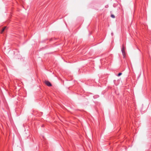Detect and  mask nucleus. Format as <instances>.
<instances>
[{
	"label": "nucleus",
	"instance_id": "1",
	"mask_svg": "<svg viewBox=\"0 0 151 151\" xmlns=\"http://www.w3.org/2000/svg\"><path fill=\"white\" fill-rule=\"evenodd\" d=\"M125 47L124 46V45L123 44L122 45V48L121 50L124 57H125L126 55V53L125 51Z\"/></svg>",
	"mask_w": 151,
	"mask_h": 151
},
{
	"label": "nucleus",
	"instance_id": "2",
	"mask_svg": "<svg viewBox=\"0 0 151 151\" xmlns=\"http://www.w3.org/2000/svg\"><path fill=\"white\" fill-rule=\"evenodd\" d=\"M45 83L48 86H51L52 84L49 81H45Z\"/></svg>",
	"mask_w": 151,
	"mask_h": 151
},
{
	"label": "nucleus",
	"instance_id": "3",
	"mask_svg": "<svg viewBox=\"0 0 151 151\" xmlns=\"http://www.w3.org/2000/svg\"><path fill=\"white\" fill-rule=\"evenodd\" d=\"M6 27H5L3 28V29H2V30H1V32H0V33L1 34H2L3 33V32L6 29Z\"/></svg>",
	"mask_w": 151,
	"mask_h": 151
},
{
	"label": "nucleus",
	"instance_id": "4",
	"mask_svg": "<svg viewBox=\"0 0 151 151\" xmlns=\"http://www.w3.org/2000/svg\"><path fill=\"white\" fill-rule=\"evenodd\" d=\"M122 74V73H120L118 74L117 76H120Z\"/></svg>",
	"mask_w": 151,
	"mask_h": 151
},
{
	"label": "nucleus",
	"instance_id": "5",
	"mask_svg": "<svg viewBox=\"0 0 151 151\" xmlns=\"http://www.w3.org/2000/svg\"><path fill=\"white\" fill-rule=\"evenodd\" d=\"M111 16L113 18H115V16L114 15H113V14L111 15Z\"/></svg>",
	"mask_w": 151,
	"mask_h": 151
}]
</instances>
